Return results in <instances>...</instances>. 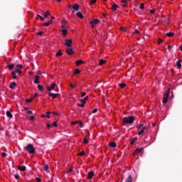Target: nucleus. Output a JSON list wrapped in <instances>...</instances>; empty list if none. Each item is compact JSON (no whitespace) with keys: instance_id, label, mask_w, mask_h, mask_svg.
I'll use <instances>...</instances> for the list:
<instances>
[{"instance_id":"3c124183","label":"nucleus","mask_w":182,"mask_h":182,"mask_svg":"<svg viewBox=\"0 0 182 182\" xmlns=\"http://www.w3.org/2000/svg\"><path fill=\"white\" fill-rule=\"evenodd\" d=\"M144 8V4L141 3L140 4V9H143Z\"/></svg>"},{"instance_id":"393cba45","label":"nucleus","mask_w":182,"mask_h":182,"mask_svg":"<svg viewBox=\"0 0 182 182\" xmlns=\"http://www.w3.org/2000/svg\"><path fill=\"white\" fill-rule=\"evenodd\" d=\"M52 22H53V21L50 20L48 22L44 23L43 25H44V26H49V25H50V23H52Z\"/></svg>"},{"instance_id":"f704fd0d","label":"nucleus","mask_w":182,"mask_h":182,"mask_svg":"<svg viewBox=\"0 0 182 182\" xmlns=\"http://www.w3.org/2000/svg\"><path fill=\"white\" fill-rule=\"evenodd\" d=\"M41 19V21H45V18L42 16L37 14V19Z\"/></svg>"},{"instance_id":"bf43d9fd","label":"nucleus","mask_w":182,"mask_h":182,"mask_svg":"<svg viewBox=\"0 0 182 182\" xmlns=\"http://www.w3.org/2000/svg\"><path fill=\"white\" fill-rule=\"evenodd\" d=\"M62 22L63 23H68V21H66V19H63Z\"/></svg>"},{"instance_id":"f03ea898","label":"nucleus","mask_w":182,"mask_h":182,"mask_svg":"<svg viewBox=\"0 0 182 182\" xmlns=\"http://www.w3.org/2000/svg\"><path fill=\"white\" fill-rule=\"evenodd\" d=\"M24 150H26L29 154H35V153H36V150L32 144H28L26 146H25Z\"/></svg>"},{"instance_id":"f3484780","label":"nucleus","mask_w":182,"mask_h":182,"mask_svg":"<svg viewBox=\"0 0 182 182\" xmlns=\"http://www.w3.org/2000/svg\"><path fill=\"white\" fill-rule=\"evenodd\" d=\"M6 114L7 117H10V119H12V117H14V115H12V113H11V112L9 111H6Z\"/></svg>"},{"instance_id":"4d7b16f0","label":"nucleus","mask_w":182,"mask_h":182,"mask_svg":"<svg viewBox=\"0 0 182 182\" xmlns=\"http://www.w3.org/2000/svg\"><path fill=\"white\" fill-rule=\"evenodd\" d=\"M14 177H15L16 180H18V178H19V175L16 174V175H14Z\"/></svg>"},{"instance_id":"9d476101","label":"nucleus","mask_w":182,"mask_h":182,"mask_svg":"<svg viewBox=\"0 0 182 182\" xmlns=\"http://www.w3.org/2000/svg\"><path fill=\"white\" fill-rule=\"evenodd\" d=\"M65 52H66L67 55L70 56V55H73V48H67L65 50Z\"/></svg>"},{"instance_id":"20e7f679","label":"nucleus","mask_w":182,"mask_h":182,"mask_svg":"<svg viewBox=\"0 0 182 182\" xmlns=\"http://www.w3.org/2000/svg\"><path fill=\"white\" fill-rule=\"evenodd\" d=\"M80 6L77 4H74L73 6H69L70 9H73V12L74 11H79Z\"/></svg>"},{"instance_id":"c85d7f7f","label":"nucleus","mask_w":182,"mask_h":182,"mask_svg":"<svg viewBox=\"0 0 182 182\" xmlns=\"http://www.w3.org/2000/svg\"><path fill=\"white\" fill-rule=\"evenodd\" d=\"M61 32H62L63 36H66V35H68V30H66V29H63L61 31Z\"/></svg>"},{"instance_id":"c9c22d12","label":"nucleus","mask_w":182,"mask_h":182,"mask_svg":"<svg viewBox=\"0 0 182 182\" xmlns=\"http://www.w3.org/2000/svg\"><path fill=\"white\" fill-rule=\"evenodd\" d=\"M50 16V12L48 11L44 14V18H48V16Z\"/></svg>"},{"instance_id":"c03bdc74","label":"nucleus","mask_w":182,"mask_h":182,"mask_svg":"<svg viewBox=\"0 0 182 182\" xmlns=\"http://www.w3.org/2000/svg\"><path fill=\"white\" fill-rule=\"evenodd\" d=\"M85 151H82L79 154L78 156H85Z\"/></svg>"},{"instance_id":"4be33fe9","label":"nucleus","mask_w":182,"mask_h":182,"mask_svg":"<svg viewBox=\"0 0 182 182\" xmlns=\"http://www.w3.org/2000/svg\"><path fill=\"white\" fill-rule=\"evenodd\" d=\"M135 151H137L138 153H141V151H144V148L143 147H141L140 149L137 148L136 149H135Z\"/></svg>"},{"instance_id":"5fc2aeb1","label":"nucleus","mask_w":182,"mask_h":182,"mask_svg":"<svg viewBox=\"0 0 182 182\" xmlns=\"http://www.w3.org/2000/svg\"><path fill=\"white\" fill-rule=\"evenodd\" d=\"M72 171H73V168H69V169L68 170V173H72Z\"/></svg>"},{"instance_id":"6e6552de","label":"nucleus","mask_w":182,"mask_h":182,"mask_svg":"<svg viewBox=\"0 0 182 182\" xmlns=\"http://www.w3.org/2000/svg\"><path fill=\"white\" fill-rule=\"evenodd\" d=\"M93 176H95V172L94 171H90L87 173V178L88 180H91V178H93Z\"/></svg>"},{"instance_id":"412c9836","label":"nucleus","mask_w":182,"mask_h":182,"mask_svg":"<svg viewBox=\"0 0 182 182\" xmlns=\"http://www.w3.org/2000/svg\"><path fill=\"white\" fill-rule=\"evenodd\" d=\"M176 66H178V69H181V60H178L176 63Z\"/></svg>"},{"instance_id":"bb28decb","label":"nucleus","mask_w":182,"mask_h":182,"mask_svg":"<svg viewBox=\"0 0 182 182\" xmlns=\"http://www.w3.org/2000/svg\"><path fill=\"white\" fill-rule=\"evenodd\" d=\"M82 63H83V60H78L77 61H76L77 66H80V65H82Z\"/></svg>"},{"instance_id":"9b49d317","label":"nucleus","mask_w":182,"mask_h":182,"mask_svg":"<svg viewBox=\"0 0 182 182\" xmlns=\"http://www.w3.org/2000/svg\"><path fill=\"white\" fill-rule=\"evenodd\" d=\"M48 96H50V97H53V99H56L57 96H59V94H54V93L49 92Z\"/></svg>"},{"instance_id":"603ef678","label":"nucleus","mask_w":182,"mask_h":182,"mask_svg":"<svg viewBox=\"0 0 182 182\" xmlns=\"http://www.w3.org/2000/svg\"><path fill=\"white\" fill-rule=\"evenodd\" d=\"M86 95V92H81V97H85V95Z\"/></svg>"},{"instance_id":"2f4dec72","label":"nucleus","mask_w":182,"mask_h":182,"mask_svg":"<svg viewBox=\"0 0 182 182\" xmlns=\"http://www.w3.org/2000/svg\"><path fill=\"white\" fill-rule=\"evenodd\" d=\"M11 75L13 76V79H17L16 73L15 71L11 72Z\"/></svg>"},{"instance_id":"0eeeda50","label":"nucleus","mask_w":182,"mask_h":182,"mask_svg":"<svg viewBox=\"0 0 182 182\" xmlns=\"http://www.w3.org/2000/svg\"><path fill=\"white\" fill-rule=\"evenodd\" d=\"M56 87V83L53 82L50 87H47V90L48 92H51V90H53Z\"/></svg>"},{"instance_id":"a18cd8bd","label":"nucleus","mask_w":182,"mask_h":182,"mask_svg":"<svg viewBox=\"0 0 182 182\" xmlns=\"http://www.w3.org/2000/svg\"><path fill=\"white\" fill-rule=\"evenodd\" d=\"M16 68L21 70V69H22L23 68V65H17Z\"/></svg>"},{"instance_id":"58836bf2","label":"nucleus","mask_w":182,"mask_h":182,"mask_svg":"<svg viewBox=\"0 0 182 182\" xmlns=\"http://www.w3.org/2000/svg\"><path fill=\"white\" fill-rule=\"evenodd\" d=\"M77 106L79 107H85V103H81V104H79V103H77Z\"/></svg>"},{"instance_id":"6e6d98bb","label":"nucleus","mask_w":182,"mask_h":182,"mask_svg":"<svg viewBox=\"0 0 182 182\" xmlns=\"http://www.w3.org/2000/svg\"><path fill=\"white\" fill-rule=\"evenodd\" d=\"M37 182H41L42 180L40 178H36Z\"/></svg>"},{"instance_id":"8fccbe9b","label":"nucleus","mask_w":182,"mask_h":182,"mask_svg":"<svg viewBox=\"0 0 182 182\" xmlns=\"http://www.w3.org/2000/svg\"><path fill=\"white\" fill-rule=\"evenodd\" d=\"M77 123H79L78 121H75V122H72L71 124H73V126H74V124H77Z\"/></svg>"},{"instance_id":"e2e57ef3","label":"nucleus","mask_w":182,"mask_h":182,"mask_svg":"<svg viewBox=\"0 0 182 182\" xmlns=\"http://www.w3.org/2000/svg\"><path fill=\"white\" fill-rule=\"evenodd\" d=\"M92 113H97V109L95 108V109L92 111Z\"/></svg>"},{"instance_id":"09e8293b","label":"nucleus","mask_w":182,"mask_h":182,"mask_svg":"<svg viewBox=\"0 0 182 182\" xmlns=\"http://www.w3.org/2000/svg\"><path fill=\"white\" fill-rule=\"evenodd\" d=\"M52 126H54L55 127H58V122H54Z\"/></svg>"},{"instance_id":"ddd939ff","label":"nucleus","mask_w":182,"mask_h":182,"mask_svg":"<svg viewBox=\"0 0 182 182\" xmlns=\"http://www.w3.org/2000/svg\"><path fill=\"white\" fill-rule=\"evenodd\" d=\"M39 78H40L39 75H35L34 83L36 85H38V83H40Z\"/></svg>"},{"instance_id":"864d4df0","label":"nucleus","mask_w":182,"mask_h":182,"mask_svg":"<svg viewBox=\"0 0 182 182\" xmlns=\"http://www.w3.org/2000/svg\"><path fill=\"white\" fill-rule=\"evenodd\" d=\"M1 156L4 158L6 157V153L5 152L1 153Z\"/></svg>"},{"instance_id":"f257e3e1","label":"nucleus","mask_w":182,"mask_h":182,"mask_svg":"<svg viewBox=\"0 0 182 182\" xmlns=\"http://www.w3.org/2000/svg\"><path fill=\"white\" fill-rule=\"evenodd\" d=\"M134 116H129L128 117H124L122 119V123L124 126H127V124H133L134 123Z\"/></svg>"},{"instance_id":"a211bd4d","label":"nucleus","mask_w":182,"mask_h":182,"mask_svg":"<svg viewBox=\"0 0 182 182\" xmlns=\"http://www.w3.org/2000/svg\"><path fill=\"white\" fill-rule=\"evenodd\" d=\"M117 8H119V5L117 4H114L112 5V6L111 7V9L112 11H117Z\"/></svg>"},{"instance_id":"a19ab883","label":"nucleus","mask_w":182,"mask_h":182,"mask_svg":"<svg viewBox=\"0 0 182 182\" xmlns=\"http://www.w3.org/2000/svg\"><path fill=\"white\" fill-rule=\"evenodd\" d=\"M44 170H45L46 171H48L49 170V165H46V166H44Z\"/></svg>"},{"instance_id":"0e129e2a","label":"nucleus","mask_w":182,"mask_h":182,"mask_svg":"<svg viewBox=\"0 0 182 182\" xmlns=\"http://www.w3.org/2000/svg\"><path fill=\"white\" fill-rule=\"evenodd\" d=\"M26 114H32V111H27V112H26Z\"/></svg>"},{"instance_id":"ea45409f","label":"nucleus","mask_w":182,"mask_h":182,"mask_svg":"<svg viewBox=\"0 0 182 182\" xmlns=\"http://www.w3.org/2000/svg\"><path fill=\"white\" fill-rule=\"evenodd\" d=\"M137 127L138 129H143V127H144V124H140Z\"/></svg>"},{"instance_id":"473e14b6","label":"nucleus","mask_w":182,"mask_h":182,"mask_svg":"<svg viewBox=\"0 0 182 182\" xmlns=\"http://www.w3.org/2000/svg\"><path fill=\"white\" fill-rule=\"evenodd\" d=\"M166 36L171 38V36H174V33H166Z\"/></svg>"},{"instance_id":"423d86ee","label":"nucleus","mask_w":182,"mask_h":182,"mask_svg":"<svg viewBox=\"0 0 182 182\" xmlns=\"http://www.w3.org/2000/svg\"><path fill=\"white\" fill-rule=\"evenodd\" d=\"M90 23L92 28H95V25H97V23H99V20L93 19V21H90Z\"/></svg>"},{"instance_id":"6ab92c4d","label":"nucleus","mask_w":182,"mask_h":182,"mask_svg":"<svg viewBox=\"0 0 182 182\" xmlns=\"http://www.w3.org/2000/svg\"><path fill=\"white\" fill-rule=\"evenodd\" d=\"M8 69H9V70H12V69H14L15 68V64H10L9 65H7Z\"/></svg>"},{"instance_id":"5701e85b","label":"nucleus","mask_w":182,"mask_h":182,"mask_svg":"<svg viewBox=\"0 0 182 182\" xmlns=\"http://www.w3.org/2000/svg\"><path fill=\"white\" fill-rule=\"evenodd\" d=\"M77 18H80V19H83V14H82L81 12H77Z\"/></svg>"},{"instance_id":"13d9d810","label":"nucleus","mask_w":182,"mask_h":182,"mask_svg":"<svg viewBox=\"0 0 182 182\" xmlns=\"http://www.w3.org/2000/svg\"><path fill=\"white\" fill-rule=\"evenodd\" d=\"M37 35L42 36L43 35V31H40L37 33Z\"/></svg>"},{"instance_id":"a878e982","label":"nucleus","mask_w":182,"mask_h":182,"mask_svg":"<svg viewBox=\"0 0 182 182\" xmlns=\"http://www.w3.org/2000/svg\"><path fill=\"white\" fill-rule=\"evenodd\" d=\"M87 99H89L88 96L85 97L84 99L80 100V102H82V103H84L85 105L86 100H87Z\"/></svg>"},{"instance_id":"79ce46f5","label":"nucleus","mask_w":182,"mask_h":182,"mask_svg":"<svg viewBox=\"0 0 182 182\" xmlns=\"http://www.w3.org/2000/svg\"><path fill=\"white\" fill-rule=\"evenodd\" d=\"M83 143L84 144H87V143H89V141L87 140V139L85 138L83 140Z\"/></svg>"},{"instance_id":"052dcab7","label":"nucleus","mask_w":182,"mask_h":182,"mask_svg":"<svg viewBox=\"0 0 182 182\" xmlns=\"http://www.w3.org/2000/svg\"><path fill=\"white\" fill-rule=\"evenodd\" d=\"M137 151L136 150L133 152V156H137Z\"/></svg>"},{"instance_id":"1a4fd4ad","label":"nucleus","mask_w":182,"mask_h":182,"mask_svg":"<svg viewBox=\"0 0 182 182\" xmlns=\"http://www.w3.org/2000/svg\"><path fill=\"white\" fill-rule=\"evenodd\" d=\"M73 41L70 39L65 40V46L68 48H70L72 46Z\"/></svg>"},{"instance_id":"b1692460","label":"nucleus","mask_w":182,"mask_h":182,"mask_svg":"<svg viewBox=\"0 0 182 182\" xmlns=\"http://www.w3.org/2000/svg\"><path fill=\"white\" fill-rule=\"evenodd\" d=\"M137 141V138H134L130 139V144H133L134 143H136Z\"/></svg>"},{"instance_id":"39448f33","label":"nucleus","mask_w":182,"mask_h":182,"mask_svg":"<svg viewBox=\"0 0 182 182\" xmlns=\"http://www.w3.org/2000/svg\"><path fill=\"white\" fill-rule=\"evenodd\" d=\"M144 130H147V127L144 126L143 128L138 129V136H141L144 133Z\"/></svg>"},{"instance_id":"e433bc0d","label":"nucleus","mask_w":182,"mask_h":182,"mask_svg":"<svg viewBox=\"0 0 182 182\" xmlns=\"http://www.w3.org/2000/svg\"><path fill=\"white\" fill-rule=\"evenodd\" d=\"M106 63V60H100V66H102V65H105Z\"/></svg>"},{"instance_id":"c756f323","label":"nucleus","mask_w":182,"mask_h":182,"mask_svg":"<svg viewBox=\"0 0 182 182\" xmlns=\"http://www.w3.org/2000/svg\"><path fill=\"white\" fill-rule=\"evenodd\" d=\"M37 87L38 90H40V92H42V90H43V86H42V85H38Z\"/></svg>"},{"instance_id":"dca6fc26","label":"nucleus","mask_w":182,"mask_h":182,"mask_svg":"<svg viewBox=\"0 0 182 182\" xmlns=\"http://www.w3.org/2000/svg\"><path fill=\"white\" fill-rule=\"evenodd\" d=\"M133 181V178L132 177V175H129L128 178H126V182H132Z\"/></svg>"},{"instance_id":"aec40b11","label":"nucleus","mask_w":182,"mask_h":182,"mask_svg":"<svg viewBox=\"0 0 182 182\" xmlns=\"http://www.w3.org/2000/svg\"><path fill=\"white\" fill-rule=\"evenodd\" d=\"M16 86V82H11V84H10V86H9V87H10V89H15V87Z\"/></svg>"},{"instance_id":"774afa93","label":"nucleus","mask_w":182,"mask_h":182,"mask_svg":"<svg viewBox=\"0 0 182 182\" xmlns=\"http://www.w3.org/2000/svg\"><path fill=\"white\" fill-rule=\"evenodd\" d=\"M155 11L154 10H150V14H154Z\"/></svg>"},{"instance_id":"680f3d73","label":"nucleus","mask_w":182,"mask_h":182,"mask_svg":"<svg viewBox=\"0 0 182 182\" xmlns=\"http://www.w3.org/2000/svg\"><path fill=\"white\" fill-rule=\"evenodd\" d=\"M70 87H72V89H75V85L70 84Z\"/></svg>"},{"instance_id":"7ed1b4c3","label":"nucleus","mask_w":182,"mask_h":182,"mask_svg":"<svg viewBox=\"0 0 182 182\" xmlns=\"http://www.w3.org/2000/svg\"><path fill=\"white\" fill-rule=\"evenodd\" d=\"M170 96V89H168L166 92L164 94V99H163V104L166 105L168 100V97Z\"/></svg>"},{"instance_id":"4468645a","label":"nucleus","mask_w":182,"mask_h":182,"mask_svg":"<svg viewBox=\"0 0 182 182\" xmlns=\"http://www.w3.org/2000/svg\"><path fill=\"white\" fill-rule=\"evenodd\" d=\"M109 147H112V149H114L117 146V145L116 144V142H110V143H109Z\"/></svg>"},{"instance_id":"49530a36","label":"nucleus","mask_w":182,"mask_h":182,"mask_svg":"<svg viewBox=\"0 0 182 182\" xmlns=\"http://www.w3.org/2000/svg\"><path fill=\"white\" fill-rule=\"evenodd\" d=\"M97 1V0H91L90 4L91 5H93V4H96Z\"/></svg>"},{"instance_id":"7c9ffc66","label":"nucleus","mask_w":182,"mask_h":182,"mask_svg":"<svg viewBox=\"0 0 182 182\" xmlns=\"http://www.w3.org/2000/svg\"><path fill=\"white\" fill-rule=\"evenodd\" d=\"M80 73V70L79 68H76L74 72V75H79Z\"/></svg>"},{"instance_id":"338daca9","label":"nucleus","mask_w":182,"mask_h":182,"mask_svg":"<svg viewBox=\"0 0 182 182\" xmlns=\"http://www.w3.org/2000/svg\"><path fill=\"white\" fill-rule=\"evenodd\" d=\"M34 119H35V117L33 116L30 117V120H33Z\"/></svg>"},{"instance_id":"2eb2a0df","label":"nucleus","mask_w":182,"mask_h":182,"mask_svg":"<svg viewBox=\"0 0 182 182\" xmlns=\"http://www.w3.org/2000/svg\"><path fill=\"white\" fill-rule=\"evenodd\" d=\"M122 4H122V6L123 8H127V0H122Z\"/></svg>"},{"instance_id":"69168bd1","label":"nucleus","mask_w":182,"mask_h":182,"mask_svg":"<svg viewBox=\"0 0 182 182\" xmlns=\"http://www.w3.org/2000/svg\"><path fill=\"white\" fill-rule=\"evenodd\" d=\"M47 127L49 129V127H52V125H50V124H47Z\"/></svg>"},{"instance_id":"4c0bfd02","label":"nucleus","mask_w":182,"mask_h":182,"mask_svg":"<svg viewBox=\"0 0 182 182\" xmlns=\"http://www.w3.org/2000/svg\"><path fill=\"white\" fill-rule=\"evenodd\" d=\"M119 87H121L122 89H123V87H126V84L125 83H120L119 84Z\"/></svg>"},{"instance_id":"37998d69","label":"nucleus","mask_w":182,"mask_h":182,"mask_svg":"<svg viewBox=\"0 0 182 182\" xmlns=\"http://www.w3.org/2000/svg\"><path fill=\"white\" fill-rule=\"evenodd\" d=\"M160 43H163V39L158 38V44L160 45Z\"/></svg>"},{"instance_id":"72a5a7b5","label":"nucleus","mask_w":182,"mask_h":182,"mask_svg":"<svg viewBox=\"0 0 182 182\" xmlns=\"http://www.w3.org/2000/svg\"><path fill=\"white\" fill-rule=\"evenodd\" d=\"M14 72L16 73H18L19 75H21V73H22V71H21V70L18 68H16V70Z\"/></svg>"},{"instance_id":"cd10ccee","label":"nucleus","mask_w":182,"mask_h":182,"mask_svg":"<svg viewBox=\"0 0 182 182\" xmlns=\"http://www.w3.org/2000/svg\"><path fill=\"white\" fill-rule=\"evenodd\" d=\"M63 53L62 51L60 50L58 51V53L55 54L56 58H59V56H62Z\"/></svg>"},{"instance_id":"de8ad7c7","label":"nucleus","mask_w":182,"mask_h":182,"mask_svg":"<svg viewBox=\"0 0 182 182\" xmlns=\"http://www.w3.org/2000/svg\"><path fill=\"white\" fill-rule=\"evenodd\" d=\"M32 100H33V99H32V98H31V99H27V100H26V102L27 103H31V102H32Z\"/></svg>"},{"instance_id":"f8f14e48","label":"nucleus","mask_w":182,"mask_h":182,"mask_svg":"<svg viewBox=\"0 0 182 182\" xmlns=\"http://www.w3.org/2000/svg\"><path fill=\"white\" fill-rule=\"evenodd\" d=\"M18 170H19V171H26V166H18Z\"/></svg>"}]
</instances>
